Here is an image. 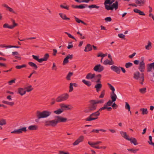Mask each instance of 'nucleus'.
<instances>
[{"mask_svg":"<svg viewBox=\"0 0 154 154\" xmlns=\"http://www.w3.org/2000/svg\"><path fill=\"white\" fill-rule=\"evenodd\" d=\"M67 121V118L58 116L55 117V119L45 121V125L46 126H51L52 127H55L57 126L58 123L65 122Z\"/></svg>","mask_w":154,"mask_h":154,"instance_id":"1","label":"nucleus"},{"mask_svg":"<svg viewBox=\"0 0 154 154\" xmlns=\"http://www.w3.org/2000/svg\"><path fill=\"white\" fill-rule=\"evenodd\" d=\"M51 112L47 111H44L41 112L38 111L36 112V116L38 119L47 118L51 114Z\"/></svg>","mask_w":154,"mask_h":154,"instance_id":"2","label":"nucleus"},{"mask_svg":"<svg viewBox=\"0 0 154 154\" xmlns=\"http://www.w3.org/2000/svg\"><path fill=\"white\" fill-rule=\"evenodd\" d=\"M89 103L90 104L88 107V109H85L84 111L85 113L94 111L97 109V106L95 102V100H91L89 101Z\"/></svg>","mask_w":154,"mask_h":154,"instance_id":"3","label":"nucleus"},{"mask_svg":"<svg viewBox=\"0 0 154 154\" xmlns=\"http://www.w3.org/2000/svg\"><path fill=\"white\" fill-rule=\"evenodd\" d=\"M100 113L99 111L93 112L89 116L85 119L86 121H90L96 120L98 119V116L100 115Z\"/></svg>","mask_w":154,"mask_h":154,"instance_id":"4","label":"nucleus"},{"mask_svg":"<svg viewBox=\"0 0 154 154\" xmlns=\"http://www.w3.org/2000/svg\"><path fill=\"white\" fill-rule=\"evenodd\" d=\"M69 97V95L67 93L63 94L58 96L56 99L57 102H60L67 100Z\"/></svg>","mask_w":154,"mask_h":154,"instance_id":"5","label":"nucleus"},{"mask_svg":"<svg viewBox=\"0 0 154 154\" xmlns=\"http://www.w3.org/2000/svg\"><path fill=\"white\" fill-rule=\"evenodd\" d=\"M100 79L99 78L97 79H96L94 81V82L98 83L95 86L94 88L96 89V91L97 92H98L101 90L102 88V85L100 81Z\"/></svg>","mask_w":154,"mask_h":154,"instance_id":"6","label":"nucleus"},{"mask_svg":"<svg viewBox=\"0 0 154 154\" xmlns=\"http://www.w3.org/2000/svg\"><path fill=\"white\" fill-rule=\"evenodd\" d=\"M27 131L26 127H23L20 129H15L11 131V134H20L23 133V132H26Z\"/></svg>","mask_w":154,"mask_h":154,"instance_id":"7","label":"nucleus"},{"mask_svg":"<svg viewBox=\"0 0 154 154\" xmlns=\"http://www.w3.org/2000/svg\"><path fill=\"white\" fill-rule=\"evenodd\" d=\"M93 69L96 72H100L103 70L104 67L100 64H97L95 66Z\"/></svg>","mask_w":154,"mask_h":154,"instance_id":"8","label":"nucleus"},{"mask_svg":"<svg viewBox=\"0 0 154 154\" xmlns=\"http://www.w3.org/2000/svg\"><path fill=\"white\" fill-rule=\"evenodd\" d=\"M110 97L112 100H109L106 103L104 106H112L113 102L115 101L117 98V97H114L113 96H110Z\"/></svg>","mask_w":154,"mask_h":154,"instance_id":"9","label":"nucleus"},{"mask_svg":"<svg viewBox=\"0 0 154 154\" xmlns=\"http://www.w3.org/2000/svg\"><path fill=\"white\" fill-rule=\"evenodd\" d=\"M84 139V137L83 136H81L73 143V146L78 145L79 143L82 142Z\"/></svg>","mask_w":154,"mask_h":154,"instance_id":"10","label":"nucleus"},{"mask_svg":"<svg viewBox=\"0 0 154 154\" xmlns=\"http://www.w3.org/2000/svg\"><path fill=\"white\" fill-rule=\"evenodd\" d=\"M145 63L143 60L140 63L138 69L141 72H143L145 69Z\"/></svg>","mask_w":154,"mask_h":154,"instance_id":"11","label":"nucleus"},{"mask_svg":"<svg viewBox=\"0 0 154 154\" xmlns=\"http://www.w3.org/2000/svg\"><path fill=\"white\" fill-rule=\"evenodd\" d=\"M120 67H118L116 66H111L110 68L112 70L116 72L117 73L119 74L121 72Z\"/></svg>","mask_w":154,"mask_h":154,"instance_id":"12","label":"nucleus"},{"mask_svg":"<svg viewBox=\"0 0 154 154\" xmlns=\"http://www.w3.org/2000/svg\"><path fill=\"white\" fill-rule=\"evenodd\" d=\"M107 85L109 86L110 89L112 91V93H110V96L117 97L114 91H115V89L113 86L111 85L109 83H108Z\"/></svg>","mask_w":154,"mask_h":154,"instance_id":"13","label":"nucleus"},{"mask_svg":"<svg viewBox=\"0 0 154 154\" xmlns=\"http://www.w3.org/2000/svg\"><path fill=\"white\" fill-rule=\"evenodd\" d=\"M135 3L139 6H141L144 5L146 3V0H135Z\"/></svg>","mask_w":154,"mask_h":154,"instance_id":"14","label":"nucleus"},{"mask_svg":"<svg viewBox=\"0 0 154 154\" xmlns=\"http://www.w3.org/2000/svg\"><path fill=\"white\" fill-rule=\"evenodd\" d=\"M154 70V62L149 64L147 65V72H150L152 69Z\"/></svg>","mask_w":154,"mask_h":154,"instance_id":"15","label":"nucleus"},{"mask_svg":"<svg viewBox=\"0 0 154 154\" xmlns=\"http://www.w3.org/2000/svg\"><path fill=\"white\" fill-rule=\"evenodd\" d=\"M87 6V5L85 4H82L79 5H72L71 7L74 8L83 9L85 8V6Z\"/></svg>","mask_w":154,"mask_h":154,"instance_id":"16","label":"nucleus"},{"mask_svg":"<svg viewBox=\"0 0 154 154\" xmlns=\"http://www.w3.org/2000/svg\"><path fill=\"white\" fill-rule=\"evenodd\" d=\"M127 140L130 141L131 143H133L134 145H136L138 144L137 140L135 138H128Z\"/></svg>","mask_w":154,"mask_h":154,"instance_id":"17","label":"nucleus"},{"mask_svg":"<svg viewBox=\"0 0 154 154\" xmlns=\"http://www.w3.org/2000/svg\"><path fill=\"white\" fill-rule=\"evenodd\" d=\"M144 75L143 72H139V71H136L134 74V77H144Z\"/></svg>","mask_w":154,"mask_h":154,"instance_id":"18","label":"nucleus"},{"mask_svg":"<svg viewBox=\"0 0 154 154\" xmlns=\"http://www.w3.org/2000/svg\"><path fill=\"white\" fill-rule=\"evenodd\" d=\"M18 93L21 95L23 96L26 93V91L22 88H19L18 89Z\"/></svg>","mask_w":154,"mask_h":154,"instance_id":"19","label":"nucleus"},{"mask_svg":"<svg viewBox=\"0 0 154 154\" xmlns=\"http://www.w3.org/2000/svg\"><path fill=\"white\" fill-rule=\"evenodd\" d=\"M92 50V47L91 45L90 44H88L85 47L84 51L85 52H88L91 51Z\"/></svg>","mask_w":154,"mask_h":154,"instance_id":"20","label":"nucleus"},{"mask_svg":"<svg viewBox=\"0 0 154 154\" xmlns=\"http://www.w3.org/2000/svg\"><path fill=\"white\" fill-rule=\"evenodd\" d=\"M101 75L100 74H98L96 75L95 73H89L86 75V77H101Z\"/></svg>","mask_w":154,"mask_h":154,"instance_id":"21","label":"nucleus"},{"mask_svg":"<svg viewBox=\"0 0 154 154\" xmlns=\"http://www.w3.org/2000/svg\"><path fill=\"white\" fill-rule=\"evenodd\" d=\"M103 63L105 65H107L108 64L112 65L114 64V62L113 61H111V60H109L108 59H106L104 61Z\"/></svg>","mask_w":154,"mask_h":154,"instance_id":"22","label":"nucleus"},{"mask_svg":"<svg viewBox=\"0 0 154 154\" xmlns=\"http://www.w3.org/2000/svg\"><path fill=\"white\" fill-rule=\"evenodd\" d=\"M38 126L36 125H31L29 126L28 128L29 130H35L38 129Z\"/></svg>","mask_w":154,"mask_h":154,"instance_id":"23","label":"nucleus"},{"mask_svg":"<svg viewBox=\"0 0 154 154\" xmlns=\"http://www.w3.org/2000/svg\"><path fill=\"white\" fill-rule=\"evenodd\" d=\"M60 106L61 108H62L63 109H67L68 110H70V108L69 107V105H66L63 103L61 104L60 105Z\"/></svg>","mask_w":154,"mask_h":154,"instance_id":"24","label":"nucleus"},{"mask_svg":"<svg viewBox=\"0 0 154 154\" xmlns=\"http://www.w3.org/2000/svg\"><path fill=\"white\" fill-rule=\"evenodd\" d=\"M134 11L135 13L139 14L140 15H145V13L143 11H141L140 10H139L137 8L134 9Z\"/></svg>","mask_w":154,"mask_h":154,"instance_id":"25","label":"nucleus"},{"mask_svg":"<svg viewBox=\"0 0 154 154\" xmlns=\"http://www.w3.org/2000/svg\"><path fill=\"white\" fill-rule=\"evenodd\" d=\"M59 15L62 19L64 20H70L69 18L66 17V15L63 13H59Z\"/></svg>","mask_w":154,"mask_h":154,"instance_id":"26","label":"nucleus"},{"mask_svg":"<svg viewBox=\"0 0 154 154\" xmlns=\"http://www.w3.org/2000/svg\"><path fill=\"white\" fill-rule=\"evenodd\" d=\"M120 134L121 136L125 139L128 140V136L126 132L121 131L120 132Z\"/></svg>","mask_w":154,"mask_h":154,"instance_id":"27","label":"nucleus"},{"mask_svg":"<svg viewBox=\"0 0 154 154\" xmlns=\"http://www.w3.org/2000/svg\"><path fill=\"white\" fill-rule=\"evenodd\" d=\"M28 64L30 66L32 67L35 70L37 69L38 66L35 63H34L31 62H29L28 63Z\"/></svg>","mask_w":154,"mask_h":154,"instance_id":"28","label":"nucleus"},{"mask_svg":"<svg viewBox=\"0 0 154 154\" xmlns=\"http://www.w3.org/2000/svg\"><path fill=\"white\" fill-rule=\"evenodd\" d=\"M64 110V109H63L62 108H60L59 109L57 110L54 111V113L56 114L59 115L63 112Z\"/></svg>","mask_w":154,"mask_h":154,"instance_id":"29","label":"nucleus"},{"mask_svg":"<svg viewBox=\"0 0 154 154\" xmlns=\"http://www.w3.org/2000/svg\"><path fill=\"white\" fill-rule=\"evenodd\" d=\"M2 103L4 104H7L11 106H13L14 104V103L13 102H8L5 100H3Z\"/></svg>","mask_w":154,"mask_h":154,"instance_id":"30","label":"nucleus"},{"mask_svg":"<svg viewBox=\"0 0 154 154\" xmlns=\"http://www.w3.org/2000/svg\"><path fill=\"white\" fill-rule=\"evenodd\" d=\"M82 81L84 84L88 87H90L92 83L90 81H86L85 79L82 80Z\"/></svg>","mask_w":154,"mask_h":154,"instance_id":"31","label":"nucleus"},{"mask_svg":"<svg viewBox=\"0 0 154 154\" xmlns=\"http://www.w3.org/2000/svg\"><path fill=\"white\" fill-rule=\"evenodd\" d=\"M111 5L113 9L114 8L115 10H116L118 8V3L117 1H116L115 3H113Z\"/></svg>","mask_w":154,"mask_h":154,"instance_id":"32","label":"nucleus"},{"mask_svg":"<svg viewBox=\"0 0 154 154\" xmlns=\"http://www.w3.org/2000/svg\"><path fill=\"white\" fill-rule=\"evenodd\" d=\"M140 83L141 85L143 84L144 81V78H134Z\"/></svg>","mask_w":154,"mask_h":154,"instance_id":"33","label":"nucleus"},{"mask_svg":"<svg viewBox=\"0 0 154 154\" xmlns=\"http://www.w3.org/2000/svg\"><path fill=\"white\" fill-rule=\"evenodd\" d=\"M75 19V21L78 23H81L82 24H84L85 25H87V23L84 22L83 21L80 20L79 18H78L74 17Z\"/></svg>","mask_w":154,"mask_h":154,"instance_id":"34","label":"nucleus"},{"mask_svg":"<svg viewBox=\"0 0 154 154\" xmlns=\"http://www.w3.org/2000/svg\"><path fill=\"white\" fill-rule=\"evenodd\" d=\"M99 131L105 132H106V130L103 129H101L99 130L93 129L91 131V132H95L97 133H98Z\"/></svg>","mask_w":154,"mask_h":154,"instance_id":"35","label":"nucleus"},{"mask_svg":"<svg viewBox=\"0 0 154 154\" xmlns=\"http://www.w3.org/2000/svg\"><path fill=\"white\" fill-rule=\"evenodd\" d=\"M26 90V92H29L31 91L33 89V88H32V85H29L27 87H26L25 88Z\"/></svg>","mask_w":154,"mask_h":154,"instance_id":"36","label":"nucleus"},{"mask_svg":"<svg viewBox=\"0 0 154 154\" xmlns=\"http://www.w3.org/2000/svg\"><path fill=\"white\" fill-rule=\"evenodd\" d=\"M128 150L131 152H133L134 153H136L139 150V149H134L133 148L131 149H127Z\"/></svg>","mask_w":154,"mask_h":154,"instance_id":"37","label":"nucleus"},{"mask_svg":"<svg viewBox=\"0 0 154 154\" xmlns=\"http://www.w3.org/2000/svg\"><path fill=\"white\" fill-rule=\"evenodd\" d=\"M105 5V7L106 9L107 10H113V9L112 7V6L111 5H108L107 4H104Z\"/></svg>","mask_w":154,"mask_h":154,"instance_id":"38","label":"nucleus"},{"mask_svg":"<svg viewBox=\"0 0 154 154\" xmlns=\"http://www.w3.org/2000/svg\"><path fill=\"white\" fill-rule=\"evenodd\" d=\"M88 143L89 145L91 146L93 148H95L96 149H100V148H99V146H95V145H96L93 144V142H91L90 141H89L88 142Z\"/></svg>","mask_w":154,"mask_h":154,"instance_id":"39","label":"nucleus"},{"mask_svg":"<svg viewBox=\"0 0 154 154\" xmlns=\"http://www.w3.org/2000/svg\"><path fill=\"white\" fill-rule=\"evenodd\" d=\"M146 88H143L139 89V92L142 94H144L146 92Z\"/></svg>","mask_w":154,"mask_h":154,"instance_id":"40","label":"nucleus"},{"mask_svg":"<svg viewBox=\"0 0 154 154\" xmlns=\"http://www.w3.org/2000/svg\"><path fill=\"white\" fill-rule=\"evenodd\" d=\"M152 48L151 43L149 41L148 44L145 46L146 49L149 50Z\"/></svg>","mask_w":154,"mask_h":154,"instance_id":"41","label":"nucleus"},{"mask_svg":"<svg viewBox=\"0 0 154 154\" xmlns=\"http://www.w3.org/2000/svg\"><path fill=\"white\" fill-rule=\"evenodd\" d=\"M142 111L143 115H146L148 114L147 109L141 108L140 109Z\"/></svg>","mask_w":154,"mask_h":154,"instance_id":"42","label":"nucleus"},{"mask_svg":"<svg viewBox=\"0 0 154 154\" xmlns=\"http://www.w3.org/2000/svg\"><path fill=\"white\" fill-rule=\"evenodd\" d=\"M11 20L13 24V25H11V26L12 29H13L15 26H17L18 25V24L15 23V20L13 19H11Z\"/></svg>","mask_w":154,"mask_h":154,"instance_id":"43","label":"nucleus"},{"mask_svg":"<svg viewBox=\"0 0 154 154\" xmlns=\"http://www.w3.org/2000/svg\"><path fill=\"white\" fill-rule=\"evenodd\" d=\"M6 124V120L4 119H2L0 120V125H3Z\"/></svg>","mask_w":154,"mask_h":154,"instance_id":"44","label":"nucleus"},{"mask_svg":"<svg viewBox=\"0 0 154 154\" xmlns=\"http://www.w3.org/2000/svg\"><path fill=\"white\" fill-rule=\"evenodd\" d=\"M133 63L130 62L127 63H125V67L127 68H129L133 66Z\"/></svg>","mask_w":154,"mask_h":154,"instance_id":"45","label":"nucleus"},{"mask_svg":"<svg viewBox=\"0 0 154 154\" xmlns=\"http://www.w3.org/2000/svg\"><path fill=\"white\" fill-rule=\"evenodd\" d=\"M26 65L25 64H23L22 65H17L16 66L15 68L17 69H20L23 68H25L26 67Z\"/></svg>","mask_w":154,"mask_h":154,"instance_id":"46","label":"nucleus"},{"mask_svg":"<svg viewBox=\"0 0 154 154\" xmlns=\"http://www.w3.org/2000/svg\"><path fill=\"white\" fill-rule=\"evenodd\" d=\"M107 55V53H106L105 54H103L101 53H100L98 54L97 55V57H102V59H103V58L106 56Z\"/></svg>","mask_w":154,"mask_h":154,"instance_id":"47","label":"nucleus"},{"mask_svg":"<svg viewBox=\"0 0 154 154\" xmlns=\"http://www.w3.org/2000/svg\"><path fill=\"white\" fill-rule=\"evenodd\" d=\"M149 141H148V143L149 144L152 145L154 146V143L152 142V137L151 136H149Z\"/></svg>","mask_w":154,"mask_h":154,"instance_id":"48","label":"nucleus"},{"mask_svg":"<svg viewBox=\"0 0 154 154\" xmlns=\"http://www.w3.org/2000/svg\"><path fill=\"white\" fill-rule=\"evenodd\" d=\"M105 90H103L101 92L100 95L99 96V98H103L105 94Z\"/></svg>","mask_w":154,"mask_h":154,"instance_id":"49","label":"nucleus"},{"mask_svg":"<svg viewBox=\"0 0 154 154\" xmlns=\"http://www.w3.org/2000/svg\"><path fill=\"white\" fill-rule=\"evenodd\" d=\"M125 105V108L126 109H127L128 111H130V106L128 103L126 102Z\"/></svg>","mask_w":154,"mask_h":154,"instance_id":"50","label":"nucleus"},{"mask_svg":"<svg viewBox=\"0 0 154 154\" xmlns=\"http://www.w3.org/2000/svg\"><path fill=\"white\" fill-rule=\"evenodd\" d=\"M65 33L67 34L68 35V36L70 38L73 39L75 40L76 41V40L75 38L73 36H72L70 34L67 32H65Z\"/></svg>","mask_w":154,"mask_h":154,"instance_id":"51","label":"nucleus"},{"mask_svg":"<svg viewBox=\"0 0 154 154\" xmlns=\"http://www.w3.org/2000/svg\"><path fill=\"white\" fill-rule=\"evenodd\" d=\"M3 27L4 28H8L10 29H12L11 25L9 26L8 23H5L3 25Z\"/></svg>","mask_w":154,"mask_h":154,"instance_id":"52","label":"nucleus"},{"mask_svg":"<svg viewBox=\"0 0 154 154\" xmlns=\"http://www.w3.org/2000/svg\"><path fill=\"white\" fill-rule=\"evenodd\" d=\"M88 7L90 8H96L97 9H98L99 8V6H97V5H89L88 6Z\"/></svg>","mask_w":154,"mask_h":154,"instance_id":"53","label":"nucleus"},{"mask_svg":"<svg viewBox=\"0 0 154 154\" xmlns=\"http://www.w3.org/2000/svg\"><path fill=\"white\" fill-rule=\"evenodd\" d=\"M49 57V55L48 54H46L44 56L43 58L45 61H47Z\"/></svg>","mask_w":154,"mask_h":154,"instance_id":"54","label":"nucleus"},{"mask_svg":"<svg viewBox=\"0 0 154 154\" xmlns=\"http://www.w3.org/2000/svg\"><path fill=\"white\" fill-rule=\"evenodd\" d=\"M73 90V83H71L69 85V92H71Z\"/></svg>","mask_w":154,"mask_h":154,"instance_id":"55","label":"nucleus"},{"mask_svg":"<svg viewBox=\"0 0 154 154\" xmlns=\"http://www.w3.org/2000/svg\"><path fill=\"white\" fill-rule=\"evenodd\" d=\"M60 6L62 8H64L68 10H69V6L66 5V6H64L63 5H60Z\"/></svg>","mask_w":154,"mask_h":154,"instance_id":"56","label":"nucleus"},{"mask_svg":"<svg viewBox=\"0 0 154 154\" xmlns=\"http://www.w3.org/2000/svg\"><path fill=\"white\" fill-rule=\"evenodd\" d=\"M32 74L34 75V76H37V72L35 71H33V72L32 73H31L30 75H29V76L28 77H31V76H32Z\"/></svg>","mask_w":154,"mask_h":154,"instance_id":"57","label":"nucleus"},{"mask_svg":"<svg viewBox=\"0 0 154 154\" xmlns=\"http://www.w3.org/2000/svg\"><path fill=\"white\" fill-rule=\"evenodd\" d=\"M95 102L97 104L98 103H102L104 102V100H95Z\"/></svg>","mask_w":154,"mask_h":154,"instance_id":"58","label":"nucleus"},{"mask_svg":"<svg viewBox=\"0 0 154 154\" xmlns=\"http://www.w3.org/2000/svg\"><path fill=\"white\" fill-rule=\"evenodd\" d=\"M68 60L66 57L64 59L63 63V65H65V64L68 63Z\"/></svg>","mask_w":154,"mask_h":154,"instance_id":"59","label":"nucleus"},{"mask_svg":"<svg viewBox=\"0 0 154 154\" xmlns=\"http://www.w3.org/2000/svg\"><path fill=\"white\" fill-rule=\"evenodd\" d=\"M32 57L33 58L35 59V60L37 61H38L39 60V56H37L34 55H32Z\"/></svg>","mask_w":154,"mask_h":154,"instance_id":"60","label":"nucleus"},{"mask_svg":"<svg viewBox=\"0 0 154 154\" xmlns=\"http://www.w3.org/2000/svg\"><path fill=\"white\" fill-rule=\"evenodd\" d=\"M66 57L68 60L69 59L70 60H72L73 57V55L72 54L70 55L68 54Z\"/></svg>","mask_w":154,"mask_h":154,"instance_id":"61","label":"nucleus"},{"mask_svg":"<svg viewBox=\"0 0 154 154\" xmlns=\"http://www.w3.org/2000/svg\"><path fill=\"white\" fill-rule=\"evenodd\" d=\"M7 9L10 12H12L14 14L15 13V12L11 8L9 7V6L7 8Z\"/></svg>","mask_w":154,"mask_h":154,"instance_id":"62","label":"nucleus"},{"mask_svg":"<svg viewBox=\"0 0 154 154\" xmlns=\"http://www.w3.org/2000/svg\"><path fill=\"white\" fill-rule=\"evenodd\" d=\"M112 106L114 109H116L118 107L117 105L115 103H114L112 105Z\"/></svg>","mask_w":154,"mask_h":154,"instance_id":"63","label":"nucleus"},{"mask_svg":"<svg viewBox=\"0 0 154 154\" xmlns=\"http://www.w3.org/2000/svg\"><path fill=\"white\" fill-rule=\"evenodd\" d=\"M105 20L106 21L110 22L111 21L112 19L111 17H108L105 18Z\"/></svg>","mask_w":154,"mask_h":154,"instance_id":"64","label":"nucleus"}]
</instances>
